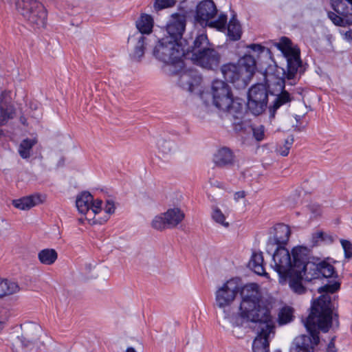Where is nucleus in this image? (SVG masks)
Masks as SVG:
<instances>
[{
    "label": "nucleus",
    "mask_w": 352,
    "mask_h": 352,
    "mask_svg": "<svg viewBox=\"0 0 352 352\" xmlns=\"http://www.w3.org/2000/svg\"><path fill=\"white\" fill-rule=\"evenodd\" d=\"M322 294L314 300L309 315L302 318L309 335L296 337L290 349V352H314L315 347L320 342V331L327 333L330 326V281L318 289Z\"/></svg>",
    "instance_id": "obj_1"
},
{
    "label": "nucleus",
    "mask_w": 352,
    "mask_h": 352,
    "mask_svg": "<svg viewBox=\"0 0 352 352\" xmlns=\"http://www.w3.org/2000/svg\"><path fill=\"white\" fill-rule=\"evenodd\" d=\"M242 300L239 306V324H230L232 327L243 325V321L258 324V327H267L274 325L271 315L272 301L262 296L256 283L246 285L241 290Z\"/></svg>",
    "instance_id": "obj_2"
},
{
    "label": "nucleus",
    "mask_w": 352,
    "mask_h": 352,
    "mask_svg": "<svg viewBox=\"0 0 352 352\" xmlns=\"http://www.w3.org/2000/svg\"><path fill=\"white\" fill-rule=\"evenodd\" d=\"M292 252L284 246L277 247L273 254L272 267L278 274L279 283L281 285L289 284L291 289L298 294L305 292V287L300 283V274H294Z\"/></svg>",
    "instance_id": "obj_3"
},
{
    "label": "nucleus",
    "mask_w": 352,
    "mask_h": 352,
    "mask_svg": "<svg viewBox=\"0 0 352 352\" xmlns=\"http://www.w3.org/2000/svg\"><path fill=\"white\" fill-rule=\"evenodd\" d=\"M240 289L238 280L232 278L225 283L215 293L216 305L221 310L219 313V322L224 329H228L230 324L241 323V318L232 311L231 309V304Z\"/></svg>",
    "instance_id": "obj_4"
},
{
    "label": "nucleus",
    "mask_w": 352,
    "mask_h": 352,
    "mask_svg": "<svg viewBox=\"0 0 352 352\" xmlns=\"http://www.w3.org/2000/svg\"><path fill=\"white\" fill-rule=\"evenodd\" d=\"M221 69L226 80L232 83L237 89H244L255 72L256 60L253 56L245 54L237 64H226Z\"/></svg>",
    "instance_id": "obj_5"
},
{
    "label": "nucleus",
    "mask_w": 352,
    "mask_h": 352,
    "mask_svg": "<svg viewBox=\"0 0 352 352\" xmlns=\"http://www.w3.org/2000/svg\"><path fill=\"white\" fill-rule=\"evenodd\" d=\"M217 14V9L214 1L212 0H204L197 6L195 22L202 27L208 26L219 31H225L227 16L221 14L217 19L214 20Z\"/></svg>",
    "instance_id": "obj_6"
},
{
    "label": "nucleus",
    "mask_w": 352,
    "mask_h": 352,
    "mask_svg": "<svg viewBox=\"0 0 352 352\" xmlns=\"http://www.w3.org/2000/svg\"><path fill=\"white\" fill-rule=\"evenodd\" d=\"M153 56L166 64H178L182 67L184 50L178 42L170 40L168 37L162 38L158 41L153 50Z\"/></svg>",
    "instance_id": "obj_7"
},
{
    "label": "nucleus",
    "mask_w": 352,
    "mask_h": 352,
    "mask_svg": "<svg viewBox=\"0 0 352 352\" xmlns=\"http://www.w3.org/2000/svg\"><path fill=\"white\" fill-rule=\"evenodd\" d=\"M17 11L32 25L44 27L47 12L44 6L37 0H16Z\"/></svg>",
    "instance_id": "obj_8"
},
{
    "label": "nucleus",
    "mask_w": 352,
    "mask_h": 352,
    "mask_svg": "<svg viewBox=\"0 0 352 352\" xmlns=\"http://www.w3.org/2000/svg\"><path fill=\"white\" fill-rule=\"evenodd\" d=\"M277 47L287 58V78L292 79L301 65L300 50L294 47L291 41L287 37H282Z\"/></svg>",
    "instance_id": "obj_9"
},
{
    "label": "nucleus",
    "mask_w": 352,
    "mask_h": 352,
    "mask_svg": "<svg viewBox=\"0 0 352 352\" xmlns=\"http://www.w3.org/2000/svg\"><path fill=\"white\" fill-rule=\"evenodd\" d=\"M212 95L214 105L223 111L230 108L234 102H238L233 100L228 85L220 80L212 82Z\"/></svg>",
    "instance_id": "obj_10"
},
{
    "label": "nucleus",
    "mask_w": 352,
    "mask_h": 352,
    "mask_svg": "<svg viewBox=\"0 0 352 352\" xmlns=\"http://www.w3.org/2000/svg\"><path fill=\"white\" fill-rule=\"evenodd\" d=\"M268 94L264 85L256 84L252 86L248 94V109L254 115L261 114L267 103Z\"/></svg>",
    "instance_id": "obj_11"
},
{
    "label": "nucleus",
    "mask_w": 352,
    "mask_h": 352,
    "mask_svg": "<svg viewBox=\"0 0 352 352\" xmlns=\"http://www.w3.org/2000/svg\"><path fill=\"white\" fill-rule=\"evenodd\" d=\"M302 280L311 281L321 277L329 278L330 277V263L329 258L320 261L318 258H312V260L303 266L302 270Z\"/></svg>",
    "instance_id": "obj_12"
},
{
    "label": "nucleus",
    "mask_w": 352,
    "mask_h": 352,
    "mask_svg": "<svg viewBox=\"0 0 352 352\" xmlns=\"http://www.w3.org/2000/svg\"><path fill=\"white\" fill-rule=\"evenodd\" d=\"M331 7L336 12H331V22L340 27L352 25V0H334Z\"/></svg>",
    "instance_id": "obj_13"
},
{
    "label": "nucleus",
    "mask_w": 352,
    "mask_h": 352,
    "mask_svg": "<svg viewBox=\"0 0 352 352\" xmlns=\"http://www.w3.org/2000/svg\"><path fill=\"white\" fill-rule=\"evenodd\" d=\"M184 217V213L179 208H170L166 212L155 217L151 226L158 230L173 228L183 221Z\"/></svg>",
    "instance_id": "obj_14"
},
{
    "label": "nucleus",
    "mask_w": 352,
    "mask_h": 352,
    "mask_svg": "<svg viewBox=\"0 0 352 352\" xmlns=\"http://www.w3.org/2000/svg\"><path fill=\"white\" fill-rule=\"evenodd\" d=\"M102 201L100 199L94 200L93 196L88 192H82L77 197L76 206L80 213L85 214L90 220L102 210Z\"/></svg>",
    "instance_id": "obj_15"
},
{
    "label": "nucleus",
    "mask_w": 352,
    "mask_h": 352,
    "mask_svg": "<svg viewBox=\"0 0 352 352\" xmlns=\"http://www.w3.org/2000/svg\"><path fill=\"white\" fill-rule=\"evenodd\" d=\"M227 111L228 119L232 122L233 129L236 132L248 131L250 122L244 119L243 105L242 103L234 102Z\"/></svg>",
    "instance_id": "obj_16"
},
{
    "label": "nucleus",
    "mask_w": 352,
    "mask_h": 352,
    "mask_svg": "<svg viewBox=\"0 0 352 352\" xmlns=\"http://www.w3.org/2000/svg\"><path fill=\"white\" fill-rule=\"evenodd\" d=\"M221 58L220 54L212 47L195 56H191V60L195 65L210 70L219 67Z\"/></svg>",
    "instance_id": "obj_17"
},
{
    "label": "nucleus",
    "mask_w": 352,
    "mask_h": 352,
    "mask_svg": "<svg viewBox=\"0 0 352 352\" xmlns=\"http://www.w3.org/2000/svg\"><path fill=\"white\" fill-rule=\"evenodd\" d=\"M271 234L272 236L269 238L267 243V251L268 252L272 250L274 245L285 247L289 241L291 230L287 225L278 223L274 226Z\"/></svg>",
    "instance_id": "obj_18"
},
{
    "label": "nucleus",
    "mask_w": 352,
    "mask_h": 352,
    "mask_svg": "<svg viewBox=\"0 0 352 352\" xmlns=\"http://www.w3.org/2000/svg\"><path fill=\"white\" fill-rule=\"evenodd\" d=\"M21 339L17 338L16 345L20 343L23 347L33 346L41 332L40 325L36 322H27L21 325Z\"/></svg>",
    "instance_id": "obj_19"
},
{
    "label": "nucleus",
    "mask_w": 352,
    "mask_h": 352,
    "mask_svg": "<svg viewBox=\"0 0 352 352\" xmlns=\"http://www.w3.org/2000/svg\"><path fill=\"white\" fill-rule=\"evenodd\" d=\"M186 16L184 14L175 13L170 16L166 24V31L170 40L178 42L182 37L186 28Z\"/></svg>",
    "instance_id": "obj_20"
},
{
    "label": "nucleus",
    "mask_w": 352,
    "mask_h": 352,
    "mask_svg": "<svg viewBox=\"0 0 352 352\" xmlns=\"http://www.w3.org/2000/svg\"><path fill=\"white\" fill-rule=\"evenodd\" d=\"M294 274H300V283L302 281V270L303 266L311 261V250L305 246H296L292 250Z\"/></svg>",
    "instance_id": "obj_21"
},
{
    "label": "nucleus",
    "mask_w": 352,
    "mask_h": 352,
    "mask_svg": "<svg viewBox=\"0 0 352 352\" xmlns=\"http://www.w3.org/2000/svg\"><path fill=\"white\" fill-rule=\"evenodd\" d=\"M274 324L267 327H258L256 337L253 341L252 350L254 352H268L269 340L274 335Z\"/></svg>",
    "instance_id": "obj_22"
},
{
    "label": "nucleus",
    "mask_w": 352,
    "mask_h": 352,
    "mask_svg": "<svg viewBox=\"0 0 352 352\" xmlns=\"http://www.w3.org/2000/svg\"><path fill=\"white\" fill-rule=\"evenodd\" d=\"M147 38L141 33H135L128 39V43L133 46L130 57L133 60L140 61L144 56Z\"/></svg>",
    "instance_id": "obj_23"
},
{
    "label": "nucleus",
    "mask_w": 352,
    "mask_h": 352,
    "mask_svg": "<svg viewBox=\"0 0 352 352\" xmlns=\"http://www.w3.org/2000/svg\"><path fill=\"white\" fill-rule=\"evenodd\" d=\"M201 81V77L197 71L189 69L184 71L179 76V84L184 89L190 92L193 91L195 87Z\"/></svg>",
    "instance_id": "obj_24"
},
{
    "label": "nucleus",
    "mask_w": 352,
    "mask_h": 352,
    "mask_svg": "<svg viewBox=\"0 0 352 352\" xmlns=\"http://www.w3.org/2000/svg\"><path fill=\"white\" fill-rule=\"evenodd\" d=\"M15 115L14 108L11 103L10 94L3 91L0 95V125H3L12 119Z\"/></svg>",
    "instance_id": "obj_25"
},
{
    "label": "nucleus",
    "mask_w": 352,
    "mask_h": 352,
    "mask_svg": "<svg viewBox=\"0 0 352 352\" xmlns=\"http://www.w3.org/2000/svg\"><path fill=\"white\" fill-rule=\"evenodd\" d=\"M213 162L218 167L228 168L234 164V155L230 148L223 147L214 155Z\"/></svg>",
    "instance_id": "obj_26"
},
{
    "label": "nucleus",
    "mask_w": 352,
    "mask_h": 352,
    "mask_svg": "<svg viewBox=\"0 0 352 352\" xmlns=\"http://www.w3.org/2000/svg\"><path fill=\"white\" fill-rule=\"evenodd\" d=\"M43 199L40 195L34 194L29 196L21 197L19 199L12 201L13 206L22 210H28L32 208L41 204Z\"/></svg>",
    "instance_id": "obj_27"
},
{
    "label": "nucleus",
    "mask_w": 352,
    "mask_h": 352,
    "mask_svg": "<svg viewBox=\"0 0 352 352\" xmlns=\"http://www.w3.org/2000/svg\"><path fill=\"white\" fill-rule=\"evenodd\" d=\"M211 47H212V44L210 43L208 36L206 34L202 33L198 34L195 37L192 45L191 46V56H195L199 54V53H201V52L205 51Z\"/></svg>",
    "instance_id": "obj_28"
},
{
    "label": "nucleus",
    "mask_w": 352,
    "mask_h": 352,
    "mask_svg": "<svg viewBox=\"0 0 352 352\" xmlns=\"http://www.w3.org/2000/svg\"><path fill=\"white\" fill-rule=\"evenodd\" d=\"M138 32L142 35H148L152 32L153 19L151 15L142 14L135 23Z\"/></svg>",
    "instance_id": "obj_29"
},
{
    "label": "nucleus",
    "mask_w": 352,
    "mask_h": 352,
    "mask_svg": "<svg viewBox=\"0 0 352 352\" xmlns=\"http://www.w3.org/2000/svg\"><path fill=\"white\" fill-rule=\"evenodd\" d=\"M293 100L289 93L285 90H283L275 98L273 104L270 107V118H274L276 111L281 106L290 102Z\"/></svg>",
    "instance_id": "obj_30"
},
{
    "label": "nucleus",
    "mask_w": 352,
    "mask_h": 352,
    "mask_svg": "<svg viewBox=\"0 0 352 352\" xmlns=\"http://www.w3.org/2000/svg\"><path fill=\"white\" fill-rule=\"evenodd\" d=\"M248 265L256 274L261 276L267 275L263 266V256L262 252H253Z\"/></svg>",
    "instance_id": "obj_31"
},
{
    "label": "nucleus",
    "mask_w": 352,
    "mask_h": 352,
    "mask_svg": "<svg viewBox=\"0 0 352 352\" xmlns=\"http://www.w3.org/2000/svg\"><path fill=\"white\" fill-rule=\"evenodd\" d=\"M38 258L43 265H51L57 260L58 253L54 249H43L38 253Z\"/></svg>",
    "instance_id": "obj_32"
},
{
    "label": "nucleus",
    "mask_w": 352,
    "mask_h": 352,
    "mask_svg": "<svg viewBox=\"0 0 352 352\" xmlns=\"http://www.w3.org/2000/svg\"><path fill=\"white\" fill-rule=\"evenodd\" d=\"M341 277L331 265V302L336 303V309L338 308V296L333 294L340 289Z\"/></svg>",
    "instance_id": "obj_33"
},
{
    "label": "nucleus",
    "mask_w": 352,
    "mask_h": 352,
    "mask_svg": "<svg viewBox=\"0 0 352 352\" xmlns=\"http://www.w3.org/2000/svg\"><path fill=\"white\" fill-rule=\"evenodd\" d=\"M157 148L162 157H166L173 155L176 150V144L172 140L160 139L157 142Z\"/></svg>",
    "instance_id": "obj_34"
},
{
    "label": "nucleus",
    "mask_w": 352,
    "mask_h": 352,
    "mask_svg": "<svg viewBox=\"0 0 352 352\" xmlns=\"http://www.w3.org/2000/svg\"><path fill=\"white\" fill-rule=\"evenodd\" d=\"M19 290V287L16 283L8 280H0V298L13 294Z\"/></svg>",
    "instance_id": "obj_35"
},
{
    "label": "nucleus",
    "mask_w": 352,
    "mask_h": 352,
    "mask_svg": "<svg viewBox=\"0 0 352 352\" xmlns=\"http://www.w3.org/2000/svg\"><path fill=\"white\" fill-rule=\"evenodd\" d=\"M228 36L232 41H237L241 38V29L237 20L234 18L230 19L228 25Z\"/></svg>",
    "instance_id": "obj_36"
},
{
    "label": "nucleus",
    "mask_w": 352,
    "mask_h": 352,
    "mask_svg": "<svg viewBox=\"0 0 352 352\" xmlns=\"http://www.w3.org/2000/svg\"><path fill=\"white\" fill-rule=\"evenodd\" d=\"M36 141L34 139L23 140L19 147V153L23 159L29 158L31 155V151Z\"/></svg>",
    "instance_id": "obj_37"
},
{
    "label": "nucleus",
    "mask_w": 352,
    "mask_h": 352,
    "mask_svg": "<svg viewBox=\"0 0 352 352\" xmlns=\"http://www.w3.org/2000/svg\"><path fill=\"white\" fill-rule=\"evenodd\" d=\"M293 309L284 307L280 309L278 315V322L280 325L287 324L293 320Z\"/></svg>",
    "instance_id": "obj_38"
},
{
    "label": "nucleus",
    "mask_w": 352,
    "mask_h": 352,
    "mask_svg": "<svg viewBox=\"0 0 352 352\" xmlns=\"http://www.w3.org/2000/svg\"><path fill=\"white\" fill-rule=\"evenodd\" d=\"M211 216L215 223L223 226L224 228H228L229 226V222L226 221V215L219 208L216 206L212 208Z\"/></svg>",
    "instance_id": "obj_39"
},
{
    "label": "nucleus",
    "mask_w": 352,
    "mask_h": 352,
    "mask_svg": "<svg viewBox=\"0 0 352 352\" xmlns=\"http://www.w3.org/2000/svg\"><path fill=\"white\" fill-rule=\"evenodd\" d=\"M293 143V136L288 137L287 139L285 140L284 144L279 145L278 147L276 148L277 153H278L280 155L283 157L287 156Z\"/></svg>",
    "instance_id": "obj_40"
},
{
    "label": "nucleus",
    "mask_w": 352,
    "mask_h": 352,
    "mask_svg": "<svg viewBox=\"0 0 352 352\" xmlns=\"http://www.w3.org/2000/svg\"><path fill=\"white\" fill-rule=\"evenodd\" d=\"M327 234L322 230H317L311 235V241L313 246H317L324 242L327 238Z\"/></svg>",
    "instance_id": "obj_41"
},
{
    "label": "nucleus",
    "mask_w": 352,
    "mask_h": 352,
    "mask_svg": "<svg viewBox=\"0 0 352 352\" xmlns=\"http://www.w3.org/2000/svg\"><path fill=\"white\" fill-rule=\"evenodd\" d=\"M335 304L331 302V331H336L340 328L339 314Z\"/></svg>",
    "instance_id": "obj_42"
},
{
    "label": "nucleus",
    "mask_w": 352,
    "mask_h": 352,
    "mask_svg": "<svg viewBox=\"0 0 352 352\" xmlns=\"http://www.w3.org/2000/svg\"><path fill=\"white\" fill-rule=\"evenodd\" d=\"M176 2V0H155L153 6L155 10H161L175 6Z\"/></svg>",
    "instance_id": "obj_43"
},
{
    "label": "nucleus",
    "mask_w": 352,
    "mask_h": 352,
    "mask_svg": "<svg viewBox=\"0 0 352 352\" xmlns=\"http://www.w3.org/2000/svg\"><path fill=\"white\" fill-rule=\"evenodd\" d=\"M248 131H252L253 135L257 141H261L264 139L265 129L263 125H260L257 127H253L250 124Z\"/></svg>",
    "instance_id": "obj_44"
},
{
    "label": "nucleus",
    "mask_w": 352,
    "mask_h": 352,
    "mask_svg": "<svg viewBox=\"0 0 352 352\" xmlns=\"http://www.w3.org/2000/svg\"><path fill=\"white\" fill-rule=\"evenodd\" d=\"M340 243L344 250V257L349 259L352 257V243L347 240L341 239Z\"/></svg>",
    "instance_id": "obj_45"
},
{
    "label": "nucleus",
    "mask_w": 352,
    "mask_h": 352,
    "mask_svg": "<svg viewBox=\"0 0 352 352\" xmlns=\"http://www.w3.org/2000/svg\"><path fill=\"white\" fill-rule=\"evenodd\" d=\"M116 207L114 202L112 200L108 199L106 201V205L104 207L105 212L110 215L115 212Z\"/></svg>",
    "instance_id": "obj_46"
},
{
    "label": "nucleus",
    "mask_w": 352,
    "mask_h": 352,
    "mask_svg": "<svg viewBox=\"0 0 352 352\" xmlns=\"http://www.w3.org/2000/svg\"><path fill=\"white\" fill-rule=\"evenodd\" d=\"M86 269L89 272H91L92 270H94V274L91 275L92 277L96 278L99 276L100 268L97 267L96 265L91 263L87 264Z\"/></svg>",
    "instance_id": "obj_47"
},
{
    "label": "nucleus",
    "mask_w": 352,
    "mask_h": 352,
    "mask_svg": "<svg viewBox=\"0 0 352 352\" xmlns=\"http://www.w3.org/2000/svg\"><path fill=\"white\" fill-rule=\"evenodd\" d=\"M340 33L343 36L344 40L349 42L352 41V29H349L346 32L340 30Z\"/></svg>",
    "instance_id": "obj_48"
},
{
    "label": "nucleus",
    "mask_w": 352,
    "mask_h": 352,
    "mask_svg": "<svg viewBox=\"0 0 352 352\" xmlns=\"http://www.w3.org/2000/svg\"><path fill=\"white\" fill-rule=\"evenodd\" d=\"M10 225L5 220L0 221V235L3 234L6 231L9 229Z\"/></svg>",
    "instance_id": "obj_49"
},
{
    "label": "nucleus",
    "mask_w": 352,
    "mask_h": 352,
    "mask_svg": "<svg viewBox=\"0 0 352 352\" xmlns=\"http://www.w3.org/2000/svg\"><path fill=\"white\" fill-rule=\"evenodd\" d=\"M209 183L211 188L217 187L219 188H223V184L214 179H210Z\"/></svg>",
    "instance_id": "obj_50"
},
{
    "label": "nucleus",
    "mask_w": 352,
    "mask_h": 352,
    "mask_svg": "<svg viewBox=\"0 0 352 352\" xmlns=\"http://www.w3.org/2000/svg\"><path fill=\"white\" fill-rule=\"evenodd\" d=\"M248 47L255 52H262L264 50V47L258 44H252Z\"/></svg>",
    "instance_id": "obj_51"
},
{
    "label": "nucleus",
    "mask_w": 352,
    "mask_h": 352,
    "mask_svg": "<svg viewBox=\"0 0 352 352\" xmlns=\"http://www.w3.org/2000/svg\"><path fill=\"white\" fill-rule=\"evenodd\" d=\"M245 195L246 194H245V191H243V190L239 191V192H235L234 198L235 201H238L240 199L244 198L245 197Z\"/></svg>",
    "instance_id": "obj_52"
},
{
    "label": "nucleus",
    "mask_w": 352,
    "mask_h": 352,
    "mask_svg": "<svg viewBox=\"0 0 352 352\" xmlns=\"http://www.w3.org/2000/svg\"><path fill=\"white\" fill-rule=\"evenodd\" d=\"M335 338L336 337L331 338V352H337V350L336 349L334 343H333V340H334Z\"/></svg>",
    "instance_id": "obj_53"
},
{
    "label": "nucleus",
    "mask_w": 352,
    "mask_h": 352,
    "mask_svg": "<svg viewBox=\"0 0 352 352\" xmlns=\"http://www.w3.org/2000/svg\"><path fill=\"white\" fill-rule=\"evenodd\" d=\"M125 352H137L134 348L130 346V347H128L126 348Z\"/></svg>",
    "instance_id": "obj_54"
},
{
    "label": "nucleus",
    "mask_w": 352,
    "mask_h": 352,
    "mask_svg": "<svg viewBox=\"0 0 352 352\" xmlns=\"http://www.w3.org/2000/svg\"><path fill=\"white\" fill-rule=\"evenodd\" d=\"M20 121L23 124H25L26 123V119L24 117H21L20 118Z\"/></svg>",
    "instance_id": "obj_55"
},
{
    "label": "nucleus",
    "mask_w": 352,
    "mask_h": 352,
    "mask_svg": "<svg viewBox=\"0 0 352 352\" xmlns=\"http://www.w3.org/2000/svg\"><path fill=\"white\" fill-rule=\"evenodd\" d=\"M208 198H210L212 201H214V197L210 193H208Z\"/></svg>",
    "instance_id": "obj_56"
},
{
    "label": "nucleus",
    "mask_w": 352,
    "mask_h": 352,
    "mask_svg": "<svg viewBox=\"0 0 352 352\" xmlns=\"http://www.w3.org/2000/svg\"><path fill=\"white\" fill-rule=\"evenodd\" d=\"M296 195H297V196H301V195L305 196V195H307V192H305L302 194V193H301L300 192H298Z\"/></svg>",
    "instance_id": "obj_57"
},
{
    "label": "nucleus",
    "mask_w": 352,
    "mask_h": 352,
    "mask_svg": "<svg viewBox=\"0 0 352 352\" xmlns=\"http://www.w3.org/2000/svg\"><path fill=\"white\" fill-rule=\"evenodd\" d=\"M31 15L33 16H35L36 17L37 16V12L36 11H34V12H32L31 14Z\"/></svg>",
    "instance_id": "obj_58"
},
{
    "label": "nucleus",
    "mask_w": 352,
    "mask_h": 352,
    "mask_svg": "<svg viewBox=\"0 0 352 352\" xmlns=\"http://www.w3.org/2000/svg\"><path fill=\"white\" fill-rule=\"evenodd\" d=\"M329 349H330V344H329L327 345V352L329 351Z\"/></svg>",
    "instance_id": "obj_59"
},
{
    "label": "nucleus",
    "mask_w": 352,
    "mask_h": 352,
    "mask_svg": "<svg viewBox=\"0 0 352 352\" xmlns=\"http://www.w3.org/2000/svg\"><path fill=\"white\" fill-rule=\"evenodd\" d=\"M327 16H328L329 18H330V11L327 12Z\"/></svg>",
    "instance_id": "obj_60"
},
{
    "label": "nucleus",
    "mask_w": 352,
    "mask_h": 352,
    "mask_svg": "<svg viewBox=\"0 0 352 352\" xmlns=\"http://www.w3.org/2000/svg\"><path fill=\"white\" fill-rule=\"evenodd\" d=\"M300 118L299 116H296V120L298 121V120Z\"/></svg>",
    "instance_id": "obj_61"
},
{
    "label": "nucleus",
    "mask_w": 352,
    "mask_h": 352,
    "mask_svg": "<svg viewBox=\"0 0 352 352\" xmlns=\"http://www.w3.org/2000/svg\"><path fill=\"white\" fill-rule=\"evenodd\" d=\"M2 134H3V131L1 129H0V137L2 135Z\"/></svg>",
    "instance_id": "obj_62"
},
{
    "label": "nucleus",
    "mask_w": 352,
    "mask_h": 352,
    "mask_svg": "<svg viewBox=\"0 0 352 352\" xmlns=\"http://www.w3.org/2000/svg\"><path fill=\"white\" fill-rule=\"evenodd\" d=\"M276 352H280V351H276Z\"/></svg>",
    "instance_id": "obj_63"
}]
</instances>
